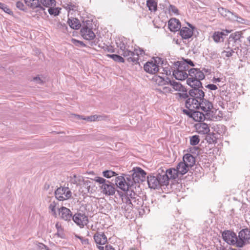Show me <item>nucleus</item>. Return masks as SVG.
<instances>
[{"label":"nucleus","instance_id":"nucleus-1","mask_svg":"<svg viewBox=\"0 0 250 250\" xmlns=\"http://www.w3.org/2000/svg\"><path fill=\"white\" fill-rule=\"evenodd\" d=\"M129 173H122L121 176L116 177L115 184L120 189H125V186L126 188L139 187L140 184L146 180L147 173L140 167H134Z\"/></svg>","mask_w":250,"mask_h":250},{"label":"nucleus","instance_id":"nucleus-2","mask_svg":"<svg viewBox=\"0 0 250 250\" xmlns=\"http://www.w3.org/2000/svg\"><path fill=\"white\" fill-rule=\"evenodd\" d=\"M188 78L187 84L189 86H193L197 89H204L201 81L205 78L203 72L197 68H191L188 73Z\"/></svg>","mask_w":250,"mask_h":250},{"label":"nucleus","instance_id":"nucleus-3","mask_svg":"<svg viewBox=\"0 0 250 250\" xmlns=\"http://www.w3.org/2000/svg\"><path fill=\"white\" fill-rule=\"evenodd\" d=\"M204 90L206 91V89L202 88L198 90L196 99L194 100L195 102L193 108L196 109H201L205 112H209L213 108V104L204 98L205 96Z\"/></svg>","mask_w":250,"mask_h":250},{"label":"nucleus","instance_id":"nucleus-4","mask_svg":"<svg viewBox=\"0 0 250 250\" xmlns=\"http://www.w3.org/2000/svg\"><path fill=\"white\" fill-rule=\"evenodd\" d=\"M191 88L188 92L186 88V92H182V93H177L176 94L178 95L181 99H185V107L186 108L192 107L195 104L197 96L198 93L199 89L196 88L193 86H190Z\"/></svg>","mask_w":250,"mask_h":250},{"label":"nucleus","instance_id":"nucleus-5","mask_svg":"<svg viewBox=\"0 0 250 250\" xmlns=\"http://www.w3.org/2000/svg\"><path fill=\"white\" fill-rule=\"evenodd\" d=\"M146 179L148 187L151 189H159L163 186H167L166 183L163 182L164 180H162L159 169L156 173H150L147 175Z\"/></svg>","mask_w":250,"mask_h":250},{"label":"nucleus","instance_id":"nucleus-6","mask_svg":"<svg viewBox=\"0 0 250 250\" xmlns=\"http://www.w3.org/2000/svg\"><path fill=\"white\" fill-rule=\"evenodd\" d=\"M94 180L101 185L100 188L103 194L107 196H112L115 194L116 192L115 183L114 184L103 177L98 176L95 177Z\"/></svg>","mask_w":250,"mask_h":250},{"label":"nucleus","instance_id":"nucleus-7","mask_svg":"<svg viewBox=\"0 0 250 250\" xmlns=\"http://www.w3.org/2000/svg\"><path fill=\"white\" fill-rule=\"evenodd\" d=\"M198 110L196 108L189 107V108L183 109L182 112L185 115L193 119L195 122H203L205 120V115Z\"/></svg>","mask_w":250,"mask_h":250},{"label":"nucleus","instance_id":"nucleus-8","mask_svg":"<svg viewBox=\"0 0 250 250\" xmlns=\"http://www.w3.org/2000/svg\"><path fill=\"white\" fill-rule=\"evenodd\" d=\"M161 174L162 175V180L163 182L166 183L167 186L169 185V180H176L177 178L179 179V175L176 168H169L165 171L164 169L159 168Z\"/></svg>","mask_w":250,"mask_h":250},{"label":"nucleus","instance_id":"nucleus-9","mask_svg":"<svg viewBox=\"0 0 250 250\" xmlns=\"http://www.w3.org/2000/svg\"><path fill=\"white\" fill-rule=\"evenodd\" d=\"M250 243V230L248 228L241 229L237 236L238 248H243Z\"/></svg>","mask_w":250,"mask_h":250},{"label":"nucleus","instance_id":"nucleus-10","mask_svg":"<svg viewBox=\"0 0 250 250\" xmlns=\"http://www.w3.org/2000/svg\"><path fill=\"white\" fill-rule=\"evenodd\" d=\"M222 237L223 240L228 244L238 247L237 236L234 231L225 230L222 232Z\"/></svg>","mask_w":250,"mask_h":250},{"label":"nucleus","instance_id":"nucleus-11","mask_svg":"<svg viewBox=\"0 0 250 250\" xmlns=\"http://www.w3.org/2000/svg\"><path fill=\"white\" fill-rule=\"evenodd\" d=\"M117 53L126 58V61L128 62H132L134 64H140L139 62V54L138 53H135L134 52L131 51L127 48L125 49L124 51H117Z\"/></svg>","mask_w":250,"mask_h":250},{"label":"nucleus","instance_id":"nucleus-12","mask_svg":"<svg viewBox=\"0 0 250 250\" xmlns=\"http://www.w3.org/2000/svg\"><path fill=\"white\" fill-rule=\"evenodd\" d=\"M72 220L80 228H83L89 222L88 217L84 213L79 212L76 213L73 215Z\"/></svg>","mask_w":250,"mask_h":250},{"label":"nucleus","instance_id":"nucleus-13","mask_svg":"<svg viewBox=\"0 0 250 250\" xmlns=\"http://www.w3.org/2000/svg\"><path fill=\"white\" fill-rule=\"evenodd\" d=\"M58 211L62 219L67 222L71 221L73 214L70 209L62 206L59 208Z\"/></svg>","mask_w":250,"mask_h":250},{"label":"nucleus","instance_id":"nucleus-14","mask_svg":"<svg viewBox=\"0 0 250 250\" xmlns=\"http://www.w3.org/2000/svg\"><path fill=\"white\" fill-rule=\"evenodd\" d=\"M156 62L153 63L150 61H147L144 64V69L147 73L155 75L159 70L158 67L156 66Z\"/></svg>","mask_w":250,"mask_h":250},{"label":"nucleus","instance_id":"nucleus-15","mask_svg":"<svg viewBox=\"0 0 250 250\" xmlns=\"http://www.w3.org/2000/svg\"><path fill=\"white\" fill-rule=\"evenodd\" d=\"M168 27L171 32H175L180 29L181 23L176 18H171L168 21Z\"/></svg>","mask_w":250,"mask_h":250},{"label":"nucleus","instance_id":"nucleus-16","mask_svg":"<svg viewBox=\"0 0 250 250\" xmlns=\"http://www.w3.org/2000/svg\"><path fill=\"white\" fill-rule=\"evenodd\" d=\"M93 238L97 245H104L107 242V237L104 232H96Z\"/></svg>","mask_w":250,"mask_h":250},{"label":"nucleus","instance_id":"nucleus-17","mask_svg":"<svg viewBox=\"0 0 250 250\" xmlns=\"http://www.w3.org/2000/svg\"><path fill=\"white\" fill-rule=\"evenodd\" d=\"M190 167L188 165V163L185 162H180L176 166L177 170L180 175L179 179H181L182 177L189 170Z\"/></svg>","mask_w":250,"mask_h":250},{"label":"nucleus","instance_id":"nucleus-18","mask_svg":"<svg viewBox=\"0 0 250 250\" xmlns=\"http://www.w3.org/2000/svg\"><path fill=\"white\" fill-rule=\"evenodd\" d=\"M195 127L198 133L206 134L209 132L210 129L208 125L205 123L201 122L195 125Z\"/></svg>","mask_w":250,"mask_h":250},{"label":"nucleus","instance_id":"nucleus-19","mask_svg":"<svg viewBox=\"0 0 250 250\" xmlns=\"http://www.w3.org/2000/svg\"><path fill=\"white\" fill-rule=\"evenodd\" d=\"M178 34L183 40H188L193 36L192 31L186 26L180 28Z\"/></svg>","mask_w":250,"mask_h":250},{"label":"nucleus","instance_id":"nucleus-20","mask_svg":"<svg viewBox=\"0 0 250 250\" xmlns=\"http://www.w3.org/2000/svg\"><path fill=\"white\" fill-rule=\"evenodd\" d=\"M167 80H168V84L172 86V88L175 91L186 92V88L180 82H177L174 80H171L168 77H167Z\"/></svg>","mask_w":250,"mask_h":250},{"label":"nucleus","instance_id":"nucleus-21","mask_svg":"<svg viewBox=\"0 0 250 250\" xmlns=\"http://www.w3.org/2000/svg\"><path fill=\"white\" fill-rule=\"evenodd\" d=\"M172 75L176 80L184 81L188 78V75L186 72L175 68L172 72Z\"/></svg>","mask_w":250,"mask_h":250},{"label":"nucleus","instance_id":"nucleus-22","mask_svg":"<svg viewBox=\"0 0 250 250\" xmlns=\"http://www.w3.org/2000/svg\"><path fill=\"white\" fill-rule=\"evenodd\" d=\"M218 12L223 17H226L228 19L234 20L235 17H234V13L229 11V10L224 8V7H219L218 9Z\"/></svg>","mask_w":250,"mask_h":250},{"label":"nucleus","instance_id":"nucleus-23","mask_svg":"<svg viewBox=\"0 0 250 250\" xmlns=\"http://www.w3.org/2000/svg\"><path fill=\"white\" fill-rule=\"evenodd\" d=\"M28 6L33 9L38 8L36 12L41 13L42 11L45 14V15H46V13L45 11V9L41 5L39 0H33Z\"/></svg>","mask_w":250,"mask_h":250},{"label":"nucleus","instance_id":"nucleus-24","mask_svg":"<svg viewBox=\"0 0 250 250\" xmlns=\"http://www.w3.org/2000/svg\"><path fill=\"white\" fill-rule=\"evenodd\" d=\"M67 22L71 28L75 30L80 29L82 26L81 22L77 18H73L72 19L68 18Z\"/></svg>","mask_w":250,"mask_h":250},{"label":"nucleus","instance_id":"nucleus-25","mask_svg":"<svg viewBox=\"0 0 250 250\" xmlns=\"http://www.w3.org/2000/svg\"><path fill=\"white\" fill-rule=\"evenodd\" d=\"M183 161L188 163V166L191 168L195 164V158L190 153H187L184 155Z\"/></svg>","mask_w":250,"mask_h":250},{"label":"nucleus","instance_id":"nucleus-26","mask_svg":"<svg viewBox=\"0 0 250 250\" xmlns=\"http://www.w3.org/2000/svg\"><path fill=\"white\" fill-rule=\"evenodd\" d=\"M127 186L125 187V189H122L123 191H125V195L128 197L131 200H133L136 196L138 195L134 191L133 188H136V187H129L126 188Z\"/></svg>","mask_w":250,"mask_h":250},{"label":"nucleus","instance_id":"nucleus-27","mask_svg":"<svg viewBox=\"0 0 250 250\" xmlns=\"http://www.w3.org/2000/svg\"><path fill=\"white\" fill-rule=\"evenodd\" d=\"M65 194V187L58 188L54 192V195L56 198L59 201H63L65 200V198L63 196Z\"/></svg>","mask_w":250,"mask_h":250},{"label":"nucleus","instance_id":"nucleus-28","mask_svg":"<svg viewBox=\"0 0 250 250\" xmlns=\"http://www.w3.org/2000/svg\"><path fill=\"white\" fill-rule=\"evenodd\" d=\"M173 65L175 66V68L181 70L182 71L186 72L189 70V66H188L187 64H186V63L183 60L174 62Z\"/></svg>","mask_w":250,"mask_h":250},{"label":"nucleus","instance_id":"nucleus-29","mask_svg":"<svg viewBox=\"0 0 250 250\" xmlns=\"http://www.w3.org/2000/svg\"><path fill=\"white\" fill-rule=\"evenodd\" d=\"M55 227L57 230V232L54 234V235L62 239H65L66 235L64 233V229L62 227L61 225H60L59 222H57L55 225Z\"/></svg>","mask_w":250,"mask_h":250},{"label":"nucleus","instance_id":"nucleus-30","mask_svg":"<svg viewBox=\"0 0 250 250\" xmlns=\"http://www.w3.org/2000/svg\"><path fill=\"white\" fill-rule=\"evenodd\" d=\"M83 26L81 29L80 33L86 32L87 30L93 29V24L92 21L87 20L86 21H83Z\"/></svg>","mask_w":250,"mask_h":250},{"label":"nucleus","instance_id":"nucleus-31","mask_svg":"<svg viewBox=\"0 0 250 250\" xmlns=\"http://www.w3.org/2000/svg\"><path fill=\"white\" fill-rule=\"evenodd\" d=\"M212 38L215 42L218 43L219 42H223L225 38L224 32L215 31L213 34Z\"/></svg>","mask_w":250,"mask_h":250},{"label":"nucleus","instance_id":"nucleus-32","mask_svg":"<svg viewBox=\"0 0 250 250\" xmlns=\"http://www.w3.org/2000/svg\"><path fill=\"white\" fill-rule=\"evenodd\" d=\"M80 33L82 37L86 40H93L96 37L95 33L90 29L87 30L86 32Z\"/></svg>","mask_w":250,"mask_h":250},{"label":"nucleus","instance_id":"nucleus-33","mask_svg":"<svg viewBox=\"0 0 250 250\" xmlns=\"http://www.w3.org/2000/svg\"><path fill=\"white\" fill-rule=\"evenodd\" d=\"M122 200L123 203L126 204V205L123 206L122 207L125 211H126L129 209V208L127 207V205H128L131 208H133V205H134L132 202L133 200H131L128 197L125 195Z\"/></svg>","mask_w":250,"mask_h":250},{"label":"nucleus","instance_id":"nucleus-34","mask_svg":"<svg viewBox=\"0 0 250 250\" xmlns=\"http://www.w3.org/2000/svg\"><path fill=\"white\" fill-rule=\"evenodd\" d=\"M146 6L149 11L155 12L157 10V2L154 0H147Z\"/></svg>","mask_w":250,"mask_h":250},{"label":"nucleus","instance_id":"nucleus-35","mask_svg":"<svg viewBox=\"0 0 250 250\" xmlns=\"http://www.w3.org/2000/svg\"><path fill=\"white\" fill-rule=\"evenodd\" d=\"M132 202L134 204V205H133V207L138 209H139L140 207H142L144 204L143 198H142L139 195L136 196V197L134 198Z\"/></svg>","mask_w":250,"mask_h":250},{"label":"nucleus","instance_id":"nucleus-36","mask_svg":"<svg viewBox=\"0 0 250 250\" xmlns=\"http://www.w3.org/2000/svg\"><path fill=\"white\" fill-rule=\"evenodd\" d=\"M120 54H107V56L113 59L115 62H122L124 63L125 62V59L123 58L121 55H119Z\"/></svg>","mask_w":250,"mask_h":250},{"label":"nucleus","instance_id":"nucleus-37","mask_svg":"<svg viewBox=\"0 0 250 250\" xmlns=\"http://www.w3.org/2000/svg\"><path fill=\"white\" fill-rule=\"evenodd\" d=\"M154 78H153V80H155V82L158 83V84L160 85H164L166 84H168V80H167V78L165 79V78L163 77L155 75Z\"/></svg>","mask_w":250,"mask_h":250},{"label":"nucleus","instance_id":"nucleus-38","mask_svg":"<svg viewBox=\"0 0 250 250\" xmlns=\"http://www.w3.org/2000/svg\"><path fill=\"white\" fill-rule=\"evenodd\" d=\"M103 176L106 178H110L113 176H116L118 173L111 170H105L102 172Z\"/></svg>","mask_w":250,"mask_h":250},{"label":"nucleus","instance_id":"nucleus-39","mask_svg":"<svg viewBox=\"0 0 250 250\" xmlns=\"http://www.w3.org/2000/svg\"><path fill=\"white\" fill-rule=\"evenodd\" d=\"M207 136L206 137V140L209 144L211 143H216V137L215 136L216 134L212 132V133H208L207 134Z\"/></svg>","mask_w":250,"mask_h":250},{"label":"nucleus","instance_id":"nucleus-40","mask_svg":"<svg viewBox=\"0 0 250 250\" xmlns=\"http://www.w3.org/2000/svg\"><path fill=\"white\" fill-rule=\"evenodd\" d=\"M41 5L49 8L51 6H55L56 1L55 0H41Z\"/></svg>","mask_w":250,"mask_h":250},{"label":"nucleus","instance_id":"nucleus-41","mask_svg":"<svg viewBox=\"0 0 250 250\" xmlns=\"http://www.w3.org/2000/svg\"><path fill=\"white\" fill-rule=\"evenodd\" d=\"M61 10V8L59 7H50L48 9V11L50 15L57 16L60 14Z\"/></svg>","mask_w":250,"mask_h":250},{"label":"nucleus","instance_id":"nucleus-42","mask_svg":"<svg viewBox=\"0 0 250 250\" xmlns=\"http://www.w3.org/2000/svg\"><path fill=\"white\" fill-rule=\"evenodd\" d=\"M190 144L191 146H195L198 145L200 142V138L198 135H195L190 137Z\"/></svg>","mask_w":250,"mask_h":250},{"label":"nucleus","instance_id":"nucleus-43","mask_svg":"<svg viewBox=\"0 0 250 250\" xmlns=\"http://www.w3.org/2000/svg\"><path fill=\"white\" fill-rule=\"evenodd\" d=\"M227 49H228V51L224 50L222 52V54L225 53V56L226 57H230L233 55V53H234V50L238 49V47H235L234 49H231L229 47V45H228L227 47Z\"/></svg>","mask_w":250,"mask_h":250},{"label":"nucleus","instance_id":"nucleus-44","mask_svg":"<svg viewBox=\"0 0 250 250\" xmlns=\"http://www.w3.org/2000/svg\"><path fill=\"white\" fill-rule=\"evenodd\" d=\"M77 116L78 117V118H77L78 119H83V120H85L87 122H92V121H96V115H91L90 116H86V117L77 115Z\"/></svg>","mask_w":250,"mask_h":250},{"label":"nucleus","instance_id":"nucleus-45","mask_svg":"<svg viewBox=\"0 0 250 250\" xmlns=\"http://www.w3.org/2000/svg\"><path fill=\"white\" fill-rule=\"evenodd\" d=\"M0 9H1L4 12L10 15L13 16V12L6 4L1 2L0 4Z\"/></svg>","mask_w":250,"mask_h":250},{"label":"nucleus","instance_id":"nucleus-46","mask_svg":"<svg viewBox=\"0 0 250 250\" xmlns=\"http://www.w3.org/2000/svg\"><path fill=\"white\" fill-rule=\"evenodd\" d=\"M231 35L234 39V43L238 41L241 42L240 39L243 37V33L242 32H235L234 33H232Z\"/></svg>","mask_w":250,"mask_h":250},{"label":"nucleus","instance_id":"nucleus-47","mask_svg":"<svg viewBox=\"0 0 250 250\" xmlns=\"http://www.w3.org/2000/svg\"><path fill=\"white\" fill-rule=\"evenodd\" d=\"M71 42L75 46H78V47H86V45L83 42L78 40L72 38L71 39Z\"/></svg>","mask_w":250,"mask_h":250},{"label":"nucleus","instance_id":"nucleus-48","mask_svg":"<svg viewBox=\"0 0 250 250\" xmlns=\"http://www.w3.org/2000/svg\"><path fill=\"white\" fill-rule=\"evenodd\" d=\"M220 96L223 100L227 102L230 101V97L229 96L228 93L226 90H222L220 93Z\"/></svg>","mask_w":250,"mask_h":250},{"label":"nucleus","instance_id":"nucleus-49","mask_svg":"<svg viewBox=\"0 0 250 250\" xmlns=\"http://www.w3.org/2000/svg\"><path fill=\"white\" fill-rule=\"evenodd\" d=\"M16 5L17 8L20 9V10L24 12H26L27 10V8L24 6L23 3L21 1H17L16 3Z\"/></svg>","mask_w":250,"mask_h":250},{"label":"nucleus","instance_id":"nucleus-50","mask_svg":"<svg viewBox=\"0 0 250 250\" xmlns=\"http://www.w3.org/2000/svg\"><path fill=\"white\" fill-rule=\"evenodd\" d=\"M234 17H235L234 20H231L232 21H236L239 23L244 24L246 22V20L239 17L236 13H234Z\"/></svg>","mask_w":250,"mask_h":250},{"label":"nucleus","instance_id":"nucleus-51","mask_svg":"<svg viewBox=\"0 0 250 250\" xmlns=\"http://www.w3.org/2000/svg\"><path fill=\"white\" fill-rule=\"evenodd\" d=\"M58 26L63 33H66L68 32V27L65 23H62L61 22H59Z\"/></svg>","mask_w":250,"mask_h":250},{"label":"nucleus","instance_id":"nucleus-52","mask_svg":"<svg viewBox=\"0 0 250 250\" xmlns=\"http://www.w3.org/2000/svg\"><path fill=\"white\" fill-rule=\"evenodd\" d=\"M116 44L117 47L119 48L120 49L118 50V51H124V50L126 49V46L123 41H119V42H116Z\"/></svg>","mask_w":250,"mask_h":250},{"label":"nucleus","instance_id":"nucleus-53","mask_svg":"<svg viewBox=\"0 0 250 250\" xmlns=\"http://www.w3.org/2000/svg\"><path fill=\"white\" fill-rule=\"evenodd\" d=\"M169 11L170 12L173 13L176 15L179 14V10L173 5L170 4L169 6Z\"/></svg>","mask_w":250,"mask_h":250},{"label":"nucleus","instance_id":"nucleus-54","mask_svg":"<svg viewBox=\"0 0 250 250\" xmlns=\"http://www.w3.org/2000/svg\"><path fill=\"white\" fill-rule=\"evenodd\" d=\"M152 59H153V60H151L150 61L152 62L153 63L156 62V66H157L158 67V68H159V64L160 63V62H161V63L163 64L164 61L162 60L161 58L158 57H156L155 58H153Z\"/></svg>","mask_w":250,"mask_h":250},{"label":"nucleus","instance_id":"nucleus-55","mask_svg":"<svg viewBox=\"0 0 250 250\" xmlns=\"http://www.w3.org/2000/svg\"><path fill=\"white\" fill-rule=\"evenodd\" d=\"M72 193L71 191L69 190L68 187H65V194L64 197L66 199H68L71 197Z\"/></svg>","mask_w":250,"mask_h":250},{"label":"nucleus","instance_id":"nucleus-56","mask_svg":"<svg viewBox=\"0 0 250 250\" xmlns=\"http://www.w3.org/2000/svg\"><path fill=\"white\" fill-rule=\"evenodd\" d=\"M182 60H183L186 63V64H187L188 66L189 65L192 66V67H194L195 66L194 62L192 61H191L190 59H185L184 58H182Z\"/></svg>","mask_w":250,"mask_h":250},{"label":"nucleus","instance_id":"nucleus-57","mask_svg":"<svg viewBox=\"0 0 250 250\" xmlns=\"http://www.w3.org/2000/svg\"><path fill=\"white\" fill-rule=\"evenodd\" d=\"M103 49L104 51H106L108 52L113 53V52H115V49H114L113 46H112L109 47L107 45H106L105 46H104L103 47Z\"/></svg>","mask_w":250,"mask_h":250},{"label":"nucleus","instance_id":"nucleus-58","mask_svg":"<svg viewBox=\"0 0 250 250\" xmlns=\"http://www.w3.org/2000/svg\"><path fill=\"white\" fill-rule=\"evenodd\" d=\"M108 118V116L107 115H96V121H102V120H106V119Z\"/></svg>","mask_w":250,"mask_h":250},{"label":"nucleus","instance_id":"nucleus-59","mask_svg":"<svg viewBox=\"0 0 250 250\" xmlns=\"http://www.w3.org/2000/svg\"><path fill=\"white\" fill-rule=\"evenodd\" d=\"M91 182L89 180H83V186H85V187L86 188L87 190L89 191L90 188V185Z\"/></svg>","mask_w":250,"mask_h":250},{"label":"nucleus","instance_id":"nucleus-60","mask_svg":"<svg viewBox=\"0 0 250 250\" xmlns=\"http://www.w3.org/2000/svg\"><path fill=\"white\" fill-rule=\"evenodd\" d=\"M80 241L83 245H88L90 244L89 240L87 238H84L83 237H82V239H80Z\"/></svg>","mask_w":250,"mask_h":250},{"label":"nucleus","instance_id":"nucleus-61","mask_svg":"<svg viewBox=\"0 0 250 250\" xmlns=\"http://www.w3.org/2000/svg\"><path fill=\"white\" fill-rule=\"evenodd\" d=\"M34 81L37 83L42 84L43 83V81L40 78L39 76H36L33 78Z\"/></svg>","mask_w":250,"mask_h":250},{"label":"nucleus","instance_id":"nucleus-62","mask_svg":"<svg viewBox=\"0 0 250 250\" xmlns=\"http://www.w3.org/2000/svg\"><path fill=\"white\" fill-rule=\"evenodd\" d=\"M231 42H234V38H233V36L231 34H230V35L229 36L227 41V42L226 43V45L228 44V45H229Z\"/></svg>","mask_w":250,"mask_h":250},{"label":"nucleus","instance_id":"nucleus-63","mask_svg":"<svg viewBox=\"0 0 250 250\" xmlns=\"http://www.w3.org/2000/svg\"><path fill=\"white\" fill-rule=\"evenodd\" d=\"M199 149V147H197V146H194L193 147H190L189 148V152L191 153H196V151L197 150H198V149Z\"/></svg>","mask_w":250,"mask_h":250},{"label":"nucleus","instance_id":"nucleus-64","mask_svg":"<svg viewBox=\"0 0 250 250\" xmlns=\"http://www.w3.org/2000/svg\"><path fill=\"white\" fill-rule=\"evenodd\" d=\"M105 250H115L112 246L107 245L105 247Z\"/></svg>","mask_w":250,"mask_h":250}]
</instances>
